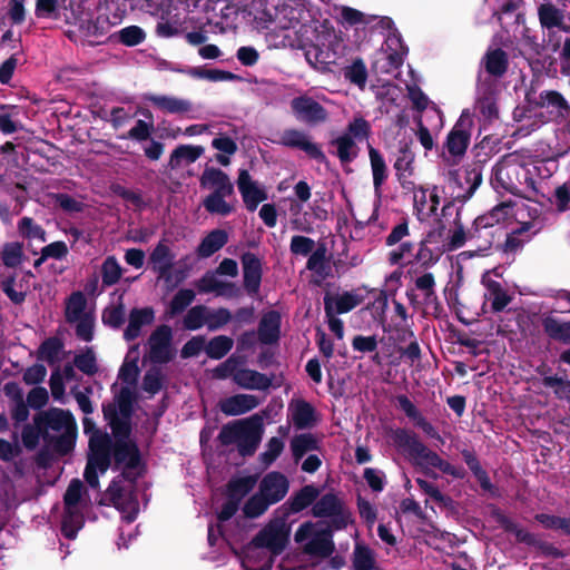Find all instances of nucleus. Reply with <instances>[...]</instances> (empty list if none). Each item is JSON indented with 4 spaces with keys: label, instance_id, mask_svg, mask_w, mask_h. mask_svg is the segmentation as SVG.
Returning <instances> with one entry per match:
<instances>
[{
    "label": "nucleus",
    "instance_id": "7c9ffc66",
    "mask_svg": "<svg viewBox=\"0 0 570 570\" xmlns=\"http://www.w3.org/2000/svg\"><path fill=\"white\" fill-rule=\"evenodd\" d=\"M330 146L336 147V150L332 151V154L338 158L343 166L352 163L358 156V146L347 135L342 134L330 140Z\"/></svg>",
    "mask_w": 570,
    "mask_h": 570
},
{
    "label": "nucleus",
    "instance_id": "864d4df0",
    "mask_svg": "<svg viewBox=\"0 0 570 570\" xmlns=\"http://www.w3.org/2000/svg\"><path fill=\"white\" fill-rule=\"evenodd\" d=\"M345 79L363 88L367 80V69L361 58L355 59L352 65L343 69Z\"/></svg>",
    "mask_w": 570,
    "mask_h": 570
},
{
    "label": "nucleus",
    "instance_id": "58836bf2",
    "mask_svg": "<svg viewBox=\"0 0 570 570\" xmlns=\"http://www.w3.org/2000/svg\"><path fill=\"white\" fill-rule=\"evenodd\" d=\"M413 161L414 154L411 150L410 142H402L399 149V155L394 163V169L396 170L397 179L403 185L402 179L405 177V174L411 176L413 174Z\"/></svg>",
    "mask_w": 570,
    "mask_h": 570
},
{
    "label": "nucleus",
    "instance_id": "72a5a7b5",
    "mask_svg": "<svg viewBox=\"0 0 570 570\" xmlns=\"http://www.w3.org/2000/svg\"><path fill=\"white\" fill-rule=\"evenodd\" d=\"M368 157L373 175V186L376 195H381L382 185L387 178V166L382 154L368 145Z\"/></svg>",
    "mask_w": 570,
    "mask_h": 570
},
{
    "label": "nucleus",
    "instance_id": "c9c22d12",
    "mask_svg": "<svg viewBox=\"0 0 570 570\" xmlns=\"http://www.w3.org/2000/svg\"><path fill=\"white\" fill-rule=\"evenodd\" d=\"M326 252H313L308 258L307 267L313 273V282L321 284L332 274V264L326 257Z\"/></svg>",
    "mask_w": 570,
    "mask_h": 570
},
{
    "label": "nucleus",
    "instance_id": "ddd939ff",
    "mask_svg": "<svg viewBox=\"0 0 570 570\" xmlns=\"http://www.w3.org/2000/svg\"><path fill=\"white\" fill-rule=\"evenodd\" d=\"M411 454L414 461L424 469L436 468L442 472L460 478L461 471L449 462L442 460L439 454L428 449L424 444L412 439Z\"/></svg>",
    "mask_w": 570,
    "mask_h": 570
},
{
    "label": "nucleus",
    "instance_id": "3c124183",
    "mask_svg": "<svg viewBox=\"0 0 570 570\" xmlns=\"http://www.w3.org/2000/svg\"><path fill=\"white\" fill-rule=\"evenodd\" d=\"M375 566V556L368 547L356 543L353 552V567L355 570H372Z\"/></svg>",
    "mask_w": 570,
    "mask_h": 570
},
{
    "label": "nucleus",
    "instance_id": "a878e982",
    "mask_svg": "<svg viewBox=\"0 0 570 570\" xmlns=\"http://www.w3.org/2000/svg\"><path fill=\"white\" fill-rule=\"evenodd\" d=\"M482 61L485 71L494 78L503 77L509 68V56L501 48L489 49Z\"/></svg>",
    "mask_w": 570,
    "mask_h": 570
},
{
    "label": "nucleus",
    "instance_id": "4be33fe9",
    "mask_svg": "<svg viewBox=\"0 0 570 570\" xmlns=\"http://www.w3.org/2000/svg\"><path fill=\"white\" fill-rule=\"evenodd\" d=\"M482 284L485 286V298L491 302L494 312L503 311L512 301L511 296L503 289L500 283L490 278V272L482 276Z\"/></svg>",
    "mask_w": 570,
    "mask_h": 570
},
{
    "label": "nucleus",
    "instance_id": "5701e85b",
    "mask_svg": "<svg viewBox=\"0 0 570 570\" xmlns=\"http://www.w3.org/2000/svg\"><path fill=\"white\" fill-rule=\"evenodd\" d=\"M140 352L138 345H134L127 352L122 365L118 372V380L121 384H135L140 373Z\"/></svg>",
    "mask_w": 570,
    "mask_h": 570
},
{
    "label": "nucleus",
    "instance_id": "ea45409f",
    "mask_svg": "<svg viewBox=\"0 0 570 570\" xmlns=\"http://www.w3.org/2000/svg\"><path fill=\"white\" fill-rule=\"evenodd\" d=\"M238 502L230 499L223 505L220 512L218 513L219 523L214 527L209 525L208 528V542L210 546L216 544V542L223 537L222 523L228 521L237 511Z\"/></svg>",
    "mask_w": 570,
    "mask_h": 570
},
{
    "label": "nucleus",
    "instance_id": "49530a36",
    "mask_svg": "<svg viewBox=\"0 0 570 570\" xmlns=\"http://www.w3.org/2000/svg\"><path fill=\"white\" fill-rule=\"evenodd\" d=\"M372 134L371 124L362 116L354 117L347 125L343 135H347L352 140H367Z\"/></svg>",
    "mask_w": 570,
    "mask_h": 570
},
{
    "label": "nucleus",
    "instance_id": "774afa93",
    "mask_svg": "<svg viewBox=\"0 0 570 570\" xmlns=\"http://www.w3.org/2000/svg\"><path fill=\"white\" fill-rule=\"evenodd\" d=\"M543 385L551 387L559 399H564L570 402V380H564L559 376H546Z\"/></svg>",
    "mask_w": 570,
    "mask_h": 570
},
{
    "label": "nucleus",
    "instance_id": "9d476101",
    "mask_svg": "<svg viewBox=\"0 0 570 570\" xmlns=\"http://www.w3.org/2000/svg\"><path fill=\"white\" fill-rule=\"evenodd\" d=\"M313 514L317 518H328L335 529L345 528L351 522V513L343 501L335 494L327 493L313 505Z\"/></svg>",
    "mask_w": 570,
    "mask_h": 570
},
{
    "label": "nucleus",
    "instance_id": "c85d7f7f",
    "mask_svg": "<svg viewBox=\"0 0 570 570\" xmlns=\"http://www.w3.org/2000/svg\"><path fill=\"white\" fill-rule=\"evenodd\" d=\"M204 154V147L193 145H179L170 154L167 167L178 169L183 163L193 164Z\"/></svg>",
    "mask_w": 570,
    "mask_h": 570
},
{
    "label": "nucleus",
    "instance_id": "69168bd1",
    "mask_svg": "<svg viewBox=\"0 0 570 570\" xmlns=\"http://www.w3.org/2000/svg\"><path fill=\"white\" fill-rule=\"evenodd\" d=\"M228 242L226 230L217 228L209 232L196 249H222Z\"/></svg>",
    "mask_w": 570,
    "mask_h": 570
},
{
    "label": "nucleus",
    "instance_id": "09e8293b",
    "mask_svg": "<svg viewBox=\"0 0 570 570\" xmlns=\"http://www.w3.org/2000/svg\"><path fill=\"white\" fill-rule=\"evenodd\" d=\"M112 37L126 47H135L142 43L146 32L138 26H128L117 31Z\"/></svg>",
    "mask_w": 570,
    "mask_h": 570
},
{
    "label": "nucleus",
    "instance_id": "79ce46f5",
    "mask_svg": "<svg viewBox=\"0 0 570 570\" xmlns=\"http://www.w3.org/2000/svg\"><path fill=\"white\" fill-rule=\"evenodd\" d=\"M543 328L550 338L567 344L570 343V321L563 322L554 317H546Z\"/></svg>",
    "mask_w": 570,
    "mask_h": 570
},
{
    "label": "nucleus",
    "instance_id": "f3484780",
    "mask_svg": "<svg viewBox=\"0 0 570 570\" xmlns=\"http://www.w3.org/2000/svg\"><path fill=\"white\" fill-rule=\"evenodd\" d=\"M288 480L279 472L267 473L259 483V491L273 504L281 501L288 492Z\"/></svg>",
    "mask_w": 570,
    "mask_h": 570
},
{
    "label": "nucleus",
    "instance_id": "de8ad7c7",
    "mask_svg": "<svg viewBox=\"0 0 570 570\" xmlns=\"http://www.w3.org/2000/svg\"><path fill=\"white\" fill-rule=\"evenodd\" d=\"M255 475H243L233 479L228 484L229 498L238 502L245 497L256 484Z\"/></svg>",
    "mask_w": 570,
    "mask_h": 570
},
{
    "label": "nucleus",
    "instance_id": "2eb2a0df",
    "mask_svg": "<svg viewBox=\"0 0 570 570\" xmlns=\"http://www.w3.org/2000/svg\"><path fill=\"white\" fill-rule=\"evenodd\" d=\"M237 187L248 212H255L258 205L267 199V193L252 179L247 169H239Z\"/></svg>",
    "mask_w": 570,
    "mask_h": 570
},
{
    "label": "nucleus",
    "instance_id": "6ab92c4d",
    "mask_svg": "<svg viewBox=\"0 0 570 570\" xmlns=\"http://www.w3.org/2000/svg\"><path fill=\"white\" fill-rule=\"evenodd\" d=\"M199 293H214L216 296L234 298L238 296L239 288L234 284L224 282L216 273H207L197 283Z\"/></svg>",
    "mask_w": 570,
    "mask_h": 570
},
{
    "label": "nucleus",
    "instance_id": "412c9836",
    "mask_svg": "<svg viewBox=\"0 0 570 570\" xmlns=\"http://www.w3.org/2000/svg\"><path fill=\"white\" fill-rule=\"evenodd\" d=\"M288 413L293 424L299 430L312 428L316 422L313 406L304 400L292 401Z\"/></svg>",
    "mask_w": 570,
    "mask_h": 570
},
{
    "label": "nucleus",
    "instance_id": "8fccbe9b",
    "mask_svg": "<svg viewBox=\"0 0 570 570\" xmlns=\"http://www.w3.org/2000/svg\"><path fill=\"white\" fill-rule=\"evenodd\" d=\"M195 299V292L193 289H179L171 298L167 314L170 317L181 314Z\"/></svg>",
    "mask_w": 570,
    "mask_h": 570
},
{
    "label": "nucleus",
    "instance_id": "bb28decb",
    "mask_svg": "<svg viewBox=\"0 0 570 570\" xmlns=\"http://www.w3.org/2000/svg\"><path fill=\"white\" fill-rule=\"evenodd\" d=\"M244 264V285L248 293L255 294L261 284V263L259 259L252 253L246 252L243 256Z\"/></svg>",
    "mask_w": 570,
    "mask_h": 570
},
{
    "label": "nucleus",
    "instance_id": "f03ea898",
    "mask_svg": "<svg viewBox=\"0 0 570 570\" xmlns=\"http://www.w3.org/2000/svg\"><path fill=\"white\" fill-rule=\"evenodd\" d=\"M289 537L284 519H274L266 524L244 549L239 558L245 570H269L274 558L283 552Z\"/></svg>",
    "mask_w": 570,
    "mask_h": 570
},
{
    "label": "nucleus",
    "instance_id": "dca6fc26",
    "mask_svg": "<svg viewBox=\"0 0 570 570\" xmlns=\"http://www.w3.org/2000/svg\"><path fill=\"white\" fill-rule=\"evenodd\" d=\"M144 101L151 104L155 108L165 114L183 115L191 110V102L187 99L177 98L175 96L145 94Z\"/></svg>",
    "mask_w": 570,
    "mask_h": 570
},
{
    "label": "nucleus",
    "instance_id": "5fc2aeb1",
    "mask_svg": "<svg viewBox=\"0 0 570 570\" xmlns=\"http://www.w3.org/2000/svg\"><path fill=\"white\" fill-rule=\"evenodd\" d=\"M208 307L197 305L191 307L184 316L183 324L186 330L196 331L207 323Z\"/></svg>",
    "mask_w": 570,
    "mask_h": 570
},
{
    "label": "nucleus",
    "instance_id": "4d7b16f0",
    "mask_svg": "<svg viewBox=\"0 0 570 570\" xmlns=\"http://www.w3.org/2000/svg\"><path fill=\"white\" fill-rule=\"evenodd\" d=\"M52 204L55 207L60 208L67 214L81 213L85 208V204L77 200L75 197L66 193H57L51 195Z\"/></svg>",
    "mask_w": 570,
    "mask_h": 570
},
{
    "label": "nucleus",
    "instance_id": "20e7f679",
    "mask_svg": "<svg viewBox=\"0 0 570 570\" xmlns=\"http://www.w3.org/2000/svg\"><path fill=\"white\" fill-rule=\"evenodd\" d=\"M491 185L529 200L538 194L532 171L524 165L499 161L492 168Z\"/></svg>",
    "mask_w": 570,
    "mask_h": 570
},
{
    "label": "nucleus",
    "instance_id": "aec40b11",
    "mask_svg": "<svg viewBox=\"0 0 570 570\" xmlns=\"http://www.w3.org/2000/svg\"><path fill=\"white\" fill-rule=\"evenodd\" d=\"M199 185L204 189H213L219 193H234V185L228 175L219 168L206 167L199 178Z\"/></svg>",
    "mask_w": 570,
    "mask_h": 570
},
{
    "label": "nucleus",
    "instance_id": "a211bd4d",
    "mask_svg": "<svg viewBox=\"0 0 570 570\" xmlns=\"http://www.w3.org/2000/svg\"><path fill=\"white\" fill-rule=\"evenodd\" d=\"M259 405V399L252 394H235L219 402L220 411L228 416L245 414Z\"/></svg>",
    "mask_w": 570,
    "mask_h": 570
},
{
    "label": "nucleus",
    "instance_id": "6e6552de",
    "mask_svg": "<svg viewBox=\"0 0 570 570\" xmlns=\"http://www.w3.org/2000/svg\"><path fill=\"white\" fill-rule=\"evenodd\" d=\"M473 125L474 121L471 114L468 110H463L446 136L444 147L456 161H460L468 150Z\"/></svg>",
    "mask_w": 570,
    "mask_h": 570
},
{
    "label": "nucleus",
    "instance_id": "e433bc0d",
    "mask_svg": "<svg viewBox=\"0 0 570 570\" xmlns=\"http://www.w3.org/2000/svg\"><path fill=\"white\" fill-rule=\"evenodd\" d=\"M115 401L119 412L124 415L130 413L132 404L137 396V385L135 384H115Z\"/></svg>",
    "mask_w": 570,
    "mask_h": 570
},
{
    "label": "nucleus",
    "instance_id": "603ef678",
    "mask_svg": "<svg viewBox=\"0 0 570 570\" xmlns=\"http://www.w3.org/2000/svg\"><path fill=\"white\" fill-rule=\"evenodd\" d=\"M539 20L542 27L551 29L562 23L561 11L552 3H542L538 9Z\"/></svg>",
    "mask_w": 570,
    "mask_h": 570
},
{
    "label": "nucleus",
    "instance_id": "0e129e2a",
    "mask_svg": "<svg viewBox=\"0 0 570 570\" xmlns=\"http://www.w3.org/2000/svg\"><path fill=\"white\" fill-rule=\"evenodd\" d=\"M285 443L283 439L274 436L268 440L265 451L259 454V461L269 466L283 452Z\"/></svg>",
    "mask_w": 570,
    "mask_h": 570
},
{
    "label": "nucleus",
    "instance_id": "338daca9",
    "mask_svg": "<svg viewBox=\"0 0 570 570\" xmlns=\"http://www.w3.org/2000/svg\"><path fill=\"white\" fill-rule=\"evenodd\" d=\"M307 62L317 69H325L331 62V55L327 50L322 49L318 45H312L305 50Z\"/></svg>",
    "mask_w": 570,
    "mask_h": 570
},
{
    "label": "nucleus",
    "instance_id": "bf43d9fd",
    "mask_svg": "<svg viewBox=\"0 0 570 570\" xmlns=\"http://www.w3.org/2000/svg\"><path fill=\"white\" fill-rule=\"evenodd\" d=\"M171 261L170 252H153L151 263L154 268L159 273V277L164 278L167 283L171 282Z\"/></svg>",
    "mask_w": 570,
    "mask_h": 570
},
{
    "label": "nucleus",
    "instance_id": "1a4fd4ad",
    "mask_svg": "<svg viewBox=\"0 0 570 570\" xmlns=\"http://www.w3.org/2000/svg\"><path fill=\"white\" fill-rule=\"evenodd\" d=\"M291 111L295 119L309 127L324 124L328 119L326 108L308 95L294 97L291 102Z\"/></svg>",
    "mask_w": 570,
    "mask_h": 570
},
{
    "label": "nucleus",
    "instance_id": "423d86ee",
    "mask_svg": "<svg viewBox=\"0 0 570 570\" xmlns=\"http://www.w3.org/2000/svg\"><path fill=\"white\" fill-rule=\"evenodd\" d=\"M295 541L303 549V554L311 560L328 557L334 549L332 532L323 522H305L295 533Z\"/></svg>",
    "mask_w": 570,
    "mask_h": 570
},
{
    "label": "nucleus",
    "instance_id": "b1692460",
    "mask_svg": "<svg viewBox=\"0 0 570 570\" xmlns=\"http://www.w3.org/2000/svg\"><path fill=\"white\" fill-rule=\"evenodd\" d=\"M233 380L238 386L246 390L264 391L272 384V380L268 376L249 368L236 371L233 375Z\"/></svg>",
    "mask_w": 570,
    "mask_h": 570
},
{
    "label": "nucleus",
    "instance_id": "7ed1b4c3",
    "mask_svg": "<svg viewBox=\"0 0 570 570\" xmlns=\"http://www.w3.org/2000/svg\"><path fill=\"white\" fill-rule=\"evenodd\" d=\"M77 424L66 410L50 409L38 413V439L41 436L52 455L69 453L76 442Z\"/></svg>",
    "mask_w": 570,
    "mask_h": 570
},
{
    "label": "nucleus",
    "instance_id": "f704fd0d",
    "mask_svg": "<svg viewBox=\"0 0 570 570\" xmlns=\"http://www.w3.org/2000/svg\"><path fill=\"white\" fill-rule=\"evenodd\" d=\"M234 193L212 191L203 200L205 210L212 215L228 216L234 212V206L226 202V197Z\"/></svg>",
    "mask_w": 570,
    "mask_h": 570
},
{
    "label": "nucleus",
    "instance_id": "052dcab7",
    "mask_svg": "<svg viewBox=\"0 0 570 570\" xmlns=\"http://www.w3.org/2000/svg\"><path fill=\"white\" fill-rule=\"evenodd\" d=\"M154 130L155 126L153 121L147 122L142 119H138L135 126L129 129L126 135H122L121 138L141 142L150 139Z\"/></svg>",
    "mask_w": 570,
    "mask_h": 570
},
{
    "label": "nucleus",
    "instance_id": "37998d69",
    "mask_svg": "<svg viewBox=\"0 0 570 570\" xmlns=\"http://www.w3.org/2000/svg\"><path fill=\"white\" fill-rule=\"evenodd\" d=\"M29 409L36 410V386L30 389L27 394V400L11 404V419L16 426L26 422L29 417Z\"/></svg>",
    "mask_w": 570,
    "mask_h": 570
},
{
    "label": "nucleus",
    "instance_id": "f8f14e48",
    "mask_svg": "<svg viewBox=\"0 0 570 570\" xmlns=\"http://www.w3.org/2000/svg\"><path fill=\"white\" fill-rule=\"evenodd\" d=\"M370 292L366 287H357L342 293L327 294L324 297L325 314H346L361 305Z\"/></svg>",
    "mask_w": 570,
    "mask_h": 570
},
{
    "label": "nucleus",
    "instance_id": "a18cd8bd",
    "mask_svg": "<svg viewBox=\"0 0 570 570\" xmlns=\"http://www.w3.org/2000/svg\"><path fill=\"white\" fill-rule=\"evenodd\" d=\"M317 439L309 433L296 435L291 441V450L295 461H299L306 453L317 450Z\"/></svg>",
    "mask_w": 570,
    "mask_h": 570
},
{
    "label": "nucleus",
    "instance_id": "473e14b6",
    "mask_svg": "<svg viewBox=\"0 0 570 570\" xmlns=\"http://www.w3.org/2000/svg\"><path fill=\"white\" fill-rule=\"evenodd\" d=\"M535 106L540 107V108H543V107L556 108L558 111V115L561 118H563V119L570 118V105L567 101V99L563 97V95L557 90H543L539 96V100L535 101Z\"/></svg>",
    "mask_w": 570,
    "mask_h": 570
},
{
    "label": "nucleus",
    "instance_id": "c03bdc74",
    "mask_svg": "<svg viewBox=\"0 0 570 570\" xmlns=\"http://www.w3.org/2000/svg\"><path fill=\"white\" fill-rule=\"evenodd\" d=\"M63 345L57 337L46 340L38 348V360L47 361L50 364H57L62 360Z\"/></svg>",
    "mask_w": 570,
    "mask_h": 570
},
{
    "label": "nucleus",
    "instance_id": "cd10ccee",
    "mask_svg": "<svg viewBox=\"0 0 570 570\" xmlns=\"http://www.w3.org/2000/svg\"><path fill=\"white\" fill-rule=\"evenodd\" d=\"M60 166V150L46 140H38V171L50 173Z\"/></svg>",
    "mask_w": 570,
    "mask_h": 570
},
{
    "label": "nucleus",
    "instance_id": "e2e57ef3",
    "mask_svg": "<svg viewBox=\"0 0 570 570\" xmlns=\"http://www.w3.org/2000/svg\"><path fill=\"white\" fill-rule=\"evenodd\" d=\"M271 504L273 503L269 502L259 491L257 494L250 497L245 503L244 513L249 518H257L262 515Z\"/></svg>",
    "mask_w": 570,
    "mask_h": 570
},
{
    "label": "nucleus",
    "instance_id": "a19ab883",
    "mask_svg": "<svg viewBox=\"0 0 570 570\" xmlns=\"http://www.w3.org/2000/svg\"><path fill=\"white\" fill-rule=\"evenodd\" d=\"M497 223L498 219L493 213L478 216L474 219L472 227L468 229V235L471 239L493 236V228Z\"/></svg>",
    "mask_w": 570,
    "mask_h": 570
},
{
    "label": "nucleus",
    "instance_id": "393cba45",
    "mask_svg": "<svg viewBox=\"0 0 570 570\" xmlns=\"http://www.w3.org/2000/svg\"><path fill=\"white\" fill-rule=\"evenodd\" d=\"M155 320V312L151 307L135 308L130 312L129 323L125 330L124 336L127 341L137 338L141 328L145 325H149Z\"/></svg>",
    "mask_w": 570,
    "mask_h": 570
},
{
    "label": "nucleus",
    "instance_id": "13d9d810",
    "mask_svg": "<svg viewBox=\"0 0 570 570\" xmlns=\"http://www.w3.org/2000/svg\"><path fill=\"white\" fill-rule=\"evenodd\" d=\"M476 109L489 122L499 118V108L493 92H488L480 97L476 100Z\"/></svg>",
    "mask_w": 570,
    "mask_h": 570
},
{
    "label": "nucleus",
    "instance_id": "2f4dec72",
    "mask_svg": "<svg viewBox=\"0 0 570 570\" xmlns=\"http://www.w3.org/2000/svg\"><path fill=\"white\" fill-rule=\"evenodd\" d=\"M482 169L483 165L481 161H475L466 166L464 170V183L468 185V188L462 194L459 193L455 196L456 200L465 203L474 195L482 183Z\"/></svg>",
    "mask_w": 570,
    "mask_h": 570
},
{
    "label": "nucleus",
    "instance_id": "4c0bfd02",
    "mask_svg": "<svg viewBox=\"0 0 570 570\" xmlns=\"http://www.w3.org/2000/svg\"><path fill=\"white\" fill-rule=\"evenodd\" d=\"M92 312L87 307V301L81 292H75L66 303V317L68 322L80 320L91 315Z\"/></svg>",
    "mask_w": 570,
    "mask_h": 570
},
{
    "label": "nucleus",
    "instance_id": "0eeeda50",
    "mask_svg": "<svg viewBox=\"0 0 570 570\" xmlns=\"http://www.w3.org/2000/svg\"><path fill=\"white\" fill-rule=\"evenodd\" d=\"M224 444L236 443L242 455H250L258 446L262 435L252 420L239 421L225 425L219 434Z\"/></svg>",
    "mask_w": 570,
    "mask_h": 570
},
{
    "label": "nucleus",
    "instance_id": "9b49d317",
    "mask_svg": "<svg viewBox=\"0 0 570 570\" xmlns=\"http://www.w3.org/2000/svg\"><path fill=\"white\" fill-rule=\"evenodd\" d=\"M278 144L287 148L302 150L318 164L327 163V157L321 146L317 142L312 141L311 137L301 129H285L281 135Z\"/></svg>",
    "mask_w": 570,
    "mask_h": 570
},
{
    "label": "nucleus",
    "instance_id": "6e6d98bb",
    "mask_svg": "<svg viewBox=\"0 0 570 570\" xmlns=\"http://www.w3.org/2000/svg\"><path fill=\"white\" fill-rule=\"evenodd\" d=\"M233 340L225 335H219L209 341L206 345V353L210 358L219 360L224 357L233 347Z\"/></svg>",
    "mask_w": 570,
    "mask_h": 570
},
{
    "label": "nucleus",
    "instance_id": "680f3d73",
    "mask_svg": "<svg viewBox=\"0 0 570 570\" xmlns=\"http://www.w3.org/2000/svg\"><path fill=\"white\" fill-rule=\"evenodd\" d=\"M318 489L314 485H305L293 499L292 508L298 512L311 505L318 497Z\"/></svg>",
    "mask_w": 570,
    "mask_h": 570
},
{
    "label": "nucleus",
    "instance_id": "f257e3e1",
    "mask_svg": "<svg viewBox=\"0 0 570 570\" xmlns=\"http://www.w3.org/2000/svg\"><path fill=\"white\" fill-rule=\"evenodd\" d=\"M83 432L89 435L90 450L85 469L87 483L90 488L97 489L99 475L106 473L114 456L116 463L121 466L122 473L110 483L101 502L114 505L127 522H132L139 512L134 483L142 470L136 444L126 438L112 443L109 435L96 429L88 417L83 419Z\"/></svg>",
    "mask_w": 570,
    "mask_h": 570
},
{
    "label": "nucleus",
    "instance_id": "c756f323",
    "mask_svg": "<svg viewBox=\"0 0 570 570\" xmlns=\"http://www.w3.org/2000/svg\"><path fill=\"white\" fill-rule=\"evenodd\" d=\"M281 315L271 311L263 315L258 326V337L264 344H272L279 337Z\"/></svg>",
    "mask_w": 570,
    "mask_h": 570
},
{
    "label": "nucleus",
    "instance_id": "4468645a",
    "mask_svg": "<svg viewBox=\"0 0 570 570\" xmlns=\"http://www.w3.org/2000/svg\"><path fill=\"white\" fill-rule=\"evenodd\" d=\"M171 330L167 325L158 326L148 341V357L154 363H167L173 356Z\"/></svg>",
    "mask_w": 570,
    "mask_h": 570
},
{
    "label": "nucleus",
    "instance_id": "39448f33",
    "mask_svg": "<svg viewBox=\"0 0 570 570\" xmlns=\"http://www.w3.org/2000/svg\"><path fill=\"white\" fill-rule=\"evenodd\" d=\"M90 499L82 482L72 480L65 493V513L61 521V532L67 539H75L83 525V513Z\"/></svg>",
    "mask_w": 570,
    "mask_h": 570
}]
</instances>
